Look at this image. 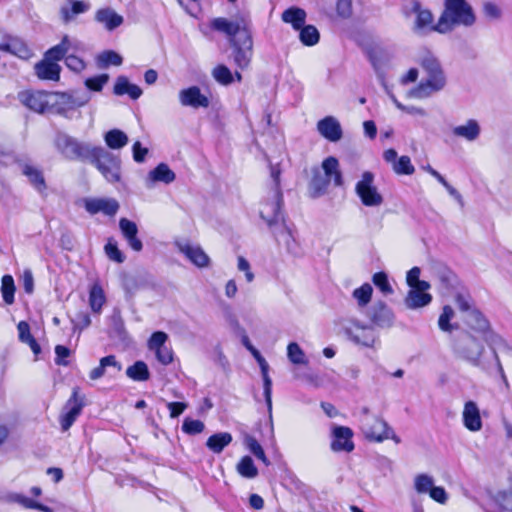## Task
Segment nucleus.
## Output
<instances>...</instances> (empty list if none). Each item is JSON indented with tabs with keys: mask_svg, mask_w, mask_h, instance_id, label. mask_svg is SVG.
Instances as JSON below:
<instances>
[{
	"mask_svg": "<svg viewBox=\"0 0 512 512\" xmlns=\"http://www.w3.org/2000/svg\"><path fill=\"white\" fill-rule=\"evenodd\" d=\"M452 349L456 357L468 362L474 367H478L483 371L492 374L495 369L500 375L506 388L509 387L507 377L503 366L500 362L498 354L492 349L491 357H483L485 347L483 340L479 336H475L470 332H461L453 341Z\"/></svg>",
	"mask_w": 512,
	"mask_h": 512,
	"instance_id": "obj_1",
	"label": "nucleus"
},
{
	"mask_svg": "<svg viewBox=\"0 0 512 512\" xmlns=\"http://www.w3.org/2000/svg\"><path fill=\"white\" fill-rule=\"evenodd\" d=\"M280 174L281 171L278 166H271V183L267 196L261 203L259 214L275 236L278 234H284L287 238H290L291 233L286 226L285 219L281 211L283 195L280 188Z\"/></svg>",
	"mask_w": 512,
	"mask_h": 512,
	"instance_id": "obj_2",
	"label": "nucleus"
},
{
	"mask_svg": "<svg viewBox=\"0 0 512 512\" xmlns=\"http://www.w3.org/2000/svg\"><path fill=\"white\" fill-rule=\"evenodd\" d=\"M475 21L473 9L466 0H445L444 10L437 24L431 29L444 34L457 26L470 27Z\"/></svg>",
	"mask_w": 512,
	"mask_h": 512,
	"instance_id": "obj_3",
	"label": "nucleus"
},
{
	"mask_svg": "<svg viewBox=\"0 0 512 512\" xmlns=\"http://www.w3.org/2000/svg\"><path fill=\"white\" fill-rule=\"evenodd\" d=\"M333 182L335 186L342 185V174L339 169V162L335 157L326 158L321 168L313 170V176L309 183V193L311 197L318 198L327 192L329 184Z\"/></svg>",
	"mask_w": 512,
	"mask_h": 512,
	"instance_id": "obj_4",
	"label": "nucleus"
},
{
	"mask_svg": "<svg viewBox=\"0 0 512 512\" xmlns=\"http://www.w3.org/2000/svg\"><path fill=\"white\" fill-rule=\"evenodd\" d=\"M86 161H89L109 183L121 181V159L102 146L92 148Z\"/></svg>",
	"mask_w": 512,
	"mask_h": 512,
	"instance_id": "obj_5",
	"label": "nucleus"
},
{
	"mask_svg": "<svg viewBox=\"0 0 512 512\" xmlns=\"http://www.w3.org/2000/svg\"><path fill=\"white\" fill-rule=\"evenodd\" d=\"M56 151L67 160L86 161L94 145L79 141L63 131H57L53 138Z\"/></svg>",
	"mask_w": 512,
	"mask_h": 512,
	"instance_id": "obj_6",
	"label": "nucleus"
},
{
	"mask_svg": "<svg viewBox=\"0 0 512 512\" xmlns=\"http://www.w3.org/2000/svg\"><path fill=\"white\" fill-rule=\"evenodd\" d=\"M346 338L353 344L366 348H374L379 342V336L371 324L356 318H349L342 323Z\"/></svg>",
	"mask_w": 512,
	"mask_h": 512,
	"instance_id": "obj_7",
	"label": "nucleus"
},
{
	"mask_svg": "<svg viewBox=\"0 0 512 512\" xmlns=\"http://www.w3.org/2000/svg\"><path fill=\"white\" fill-rule=\"evenodd\" d=\"M355 192L362 204L367 207H378L383 203V196L374 185V174L366 171L355 185Z\"/></svg>",
	"mask_w": 512,
	"mask_h": 512,
	"instance_id": "obj_8",
	"label": "nucleus"
},
{
	"mask_svg": "<svg viewBox=\"0 0 512 512\" xmlns=\"http://www.w3.org/2000/svg\"><path fill=\"white\" fill-rule=\"evenodd\" d=\"M51 108H55L60 115L67 116V113L76 108L86 105L90 96L86 93H52Z\"/></svg>",
	"mask_w": 512,
	"mask_h": 512,
	"instance_id": "obj_9",
	"label": "nucleus"
},
{
	"mask_svg": "<svg viewBox=\"0 0 512 512\" xmlns=\"http://www.w3.org/2000/svg\"><path fill=\"white\" fill-rule=\"evenodd\" d=\"M359 423L362 433L368 440L382 442L381 435L388 426L383 419L371 414L367 407H363L360 411Z\"/></svg>",
	"mask_w": 512,
	"mask_h": 512,
	"instance_id": "obj_10",
	"label": "nucleus"
},
{
	"mask_svg": "<svg viewBox=\"0 0 512 512\" xmlns=\"http://www.w3.org/2000/svg\"><path fill=\"white\" fill-rule=\"evenodd\" d=\"M446 85V78L443 73L427 75L416 87L411 89L408 95L416 99H424L432 94L441 91Z\"/></svg>",
	"mask_w": 512,
	"mask_h": 512,
	"instance_id": "obj_11",
	"label": "nucleus"
},
{
	"mask_svg": "<svg viewBox=\"0 0 512 512\" xmlns=\"http://www.w3.org/2000/svg\"><path fill=\"white\" fill-rule=\"evenodd\" d=\"M19 101L32 111L44 113L51 108L52 93L26 90L18 94Z\"/></svg>",
	"mask_w": 512,
	"mask_h": 512,
	"instance_id": "obj_12",
	"label": "nucleus"
},
{
	"mask_svg": "<svg viewBox=\"0 0 512 512\" xmlns=\"http://www.w3.org/2000/svg\"><path fill=\"white\" fill-rule=\"evenodd\" d=\"M367 317L374 328H391L395 321L392 309L383 301L375 302L368 310Z\"/></svg>",
	"mask_w": 512,
	"mask_h": 512,
	"instance_id": "obj_13",
	"label": "nucleus"
},
{
	"mask_svg": "<svg viewBox=\"0 0 512 512\" xmlns=\"http://www.w3.org/2000/svg\"><path fill=\"white\" fill-rule=\"evenodd\" d=\"M175 246L195 266L199 268L209 266L210 258L199 245H193L189 241L177 240Z\"/></svg>",
	"mask_w": 512,
	"mask_h": 512,
	"instance_id": "obj_14",
	"label": "nucleus"
},
{
	"mask_svg": "<svg viewBox=\"0 0 512 512\" xmlns=\"http://www.w3.org/2000/svg\"><path fill=\"white\" fill-rule=\"evenodd\" d=\"M233 47V61L239 69H246L251 62L253 51H252V39L250 34H246V37L240 44L235 39L231 40Z\"/></svg>",
	"mask_w": 512,
	"mask_h": 512,
	"instance_id": "obj_15",
	"label": "nucleus"
},
{
	"mask_svg": "<svg viewBox=\"0 0 512 512\" xmlns=\"http://www.w3.org/2000/svg\"><path fill=\"white\" fill-rule=\"evenodd\" d=\"M430 287V283H420L419 287H411L404 299L405 306L414 310L429 305L432 301L431 294L427 293Z\"/></svg>",
	"mask_w": 512,
	"mask_h": 512,
	"instance_id": "obj_16",
	"label": "nucleus"
},
{
	"mask_svg": "<svg viewBox=\"0 0 512 512\" xmlns=\"http://www.w3.org/2000/svg\"><path fill=\"white\" fill-rule=\"evenodd\" d=\"M213 27L221 32L226 33L231 37H235L240 34L243 36V39L246 37L248 32V22L243 18H237L235 20H228L225 18H216L213 21Z\"/></svg>",
	"mask_w": 512,
	"mask_h": 512,
	"instance_id": "obj_17",
	"label": "nucleus"
},
{
	"mask_svg": "<svg viewBox=\"0 0 512 512\" xmlns=\"http://www.w3.org/2000/svg\"><path fill=\"white\" fill-rule=\"evenodd\" d=\"M178 97L180 104L184 107L194 109L207 108L210 104L208 97L202 94L200 88L197 86L182 89Z\"/></svg>",
	"mask_w": 512,
	"mask_h": 512,
	"instance_id": "obj_18",
	"label": "nucleus"
},
{
	"mask_svg": "<svg viewBox=\"0 0 512 512\" xmlns=\"http://www.w3.org/2000/svg\"><path fill=\"white\" fill-rule=\"evenodd\" d=\"M90 8V3L84 0H65L59 9L60 19L62 23L69 24L78 15L88 12Z\"/></svg>",
	"mask_w": 512,
	"mask_h": 512,
	"instance_id": "obj_19",
	"label": "nucleus"
},
{
	"mask_svg": "<svg viewBox=\"0 0 512 512\" xmlns=\"http://www.w3.org/2000/svg\"><path fill=\"white\" fill-rule=\"evenodd\" d=\"M83 408V401L78 397L77 390H74L71 397L66 403V412L60 418V424L63 431L69 430Z\"/></svg>",
	"mask_w": 512,
	"mask_h": 512,
	"instance_id": "obj_20",
	"label": "nucleus"
},
{
	"mask_svg": "<svg viewBox=\"0 0 512 512\" xmlns=\"http://www.w3.org/2000/svg\"><path fill=\"white\" fill-rule=\"evenodd\" d=\"M353 431L349 427L336 426L333 429V440L331 443V449L334 452H351L354 449V443L352 441Z\"/></svg>",
	"mask_w": 512,
	"mask_h": 512,
	"instance_id": "obj_21",
	"label": "nucleus"
},
{
	"mask_svg": "<svg viewBox=\"0 0 512 512\" xmlns=\"http://www.w3.org/2000/svg\"><path fill=\"white\" fill-rule=\"evenodd\" d=\"M319 134L330 142H337L342 138L343 131L340 122L333 116H326L317 123Z\"/></svg>",
	"mask_w": 512,
	"mask_h": 512,
	"instance_id": "obj_22",
	"label": "nucleus"
},
{
	"mask_svg": "<svg viewBox=\"0 0 512 512\" xmlns=\"http://www.w3.org/2000/svg\"><path fill=\"white\" fill-rule=\"evenodd\" d=\"M452 134L456 138L463 139L467 142H475L481 135V126L478 120L470 118L464 123L454 126Z\"/></svg>",
	"mask_w": 512,
	"mask_h": 512,
	"instance_id": "obj_23",
	"label": "nucleus"
},
{
	"mask_svg": "<svg viewBox=\"0 0 512 512\" xmlns=\"http://www.w3.org/2000/svg\"><path fill=\"white\" fill-rule=\"evenodd\" d=\"M464 427L471 432H478L482 429V419L477 404L470 400L465 402L462 412Z\"/></svg>",
	"mask_w": 512,
	"mask_h": 512,
	"instance_id": "obj_24",
	"label": "nucleus"
},
{
	"mask_svg": "<svg viewBox=\"0 0 512 512\" xmlns=\"http://www.w3.org/2000/svg\"><path fill=\"white\" fill-rule=\"evenodd\" d=\"M94 20L107 31H113L124 23L123 16L110 7L98 9L95 12Z\"/></svg>",
	"mask_w": 512,
	"mask_h": 512,
	"instance_id": "obj_25",
	"label": "nucleus"
},
{
	"mask_svg": "<svg viewBox=\"0 0 512 512\" xmlns=\"http://www.w3.org/2000/svg\"><path fill=\"white\" fill-rule=\"evenodd\" d=\"M85 209L90 214L102 212L105 215L113 216L119 209V203L111 198L88 199L85 201Z\"/></svg>",
	"mask_w": 512,
	"mask_h": 512,
	"instance_id": "obj_26",
	"label": "nucleus"
},
{
	"mask_svg": "<svg viewBox=\"0 0 512 512\" xmlns=\"http://www.w3.org/2000/svg\"><path fill=\"white\" fill-rule=\"evenodd\" d=\"M176 179L175 173L165 163H160L153 170H151L146 179L145 185L147 188L152 189L158 182L170 184Z\"/></svg>",
	"mask_w": 512,
	"mask_h": 512,
	"instance_id": "obj_27",
	"label": "nucleus"
},
{
	"mask_svg": "<svg viewBox=\"0 0 512 512\" xmlns=\"http://www.w3.org/2000/svg\"><path fill=\"white\" fill-rule=\"evenodd\" d=\"M257 363L260 366L261 374L263 378V389H264V397L267 404V409L269 414L272 413V380L268 374L269 365L267 361L264 359V357L260 354L258 350H254L253 353H251Z\"/></svg>",
	"mask_w": 512,
	"mask_h": 512,
	"instance_id": "obj_28",
	"label": "nucleus"
},
{
	"mask_svg": "<svg viewBox=\"0 0 512 512\" xmlns=\"http://www.w3.org/2000/svg\"><path fill=\"white\" fill-rule=\"evenodd\" d=\"M77 48V41L72 40L68 35L63 36L61 42L46 51L44 58L49 61H58L65 58L66 54Z\"/></svg>",
	"mask_w": 512,
	"mask_h": 512,
	"instance_id": "obj_29",
	"label": "nucleus"
},
{
	"mask_svg": "<svg viewBox=\"0 0 512 512\" xmlns=\"http://www.w3.org/2000/svg\"><path fill=\"white\" fill-rule=\"evenodd\" d=\"M119 228L129 246L136 252L141 251L143 244L142 241L137 238L138 227L136 223L127 218H121L119 220Z\"/></svg>",
	"mask_w": 512,
	"mask_h": 512,
	"instance_id": "obj_30",
	"label": "nucleus"
},
{
	"mask_svg": "<svg viewBox=\"0 0 512 512\" xmlns=\"http://www.w3.org/2000/svg\"><path fill=\"white\" fill-rule=\"evenodd\" d=\"M35 74L41 80L58 81L60 79L61 67L54 61L43 58L34 66Z\"/></svg>",
	"mask_w": 512,
	"mask_h": 512,
	"instance_id": "obj_31",
	"label": "nucleus"
},
{
	"mask_svg": "<svg viewBox=\"0 0 512 512\" xmlns=\"http://www.w3.org/2000/svg\"><path fill=\"white\" fill-rule=\"evenodd\" d=\"M113 92L118 96L127 94L133 100L140 98L143 93L142 89L138 85L130 83L128 78L125 76L117 77Z\"/></svg>",
	"mask_w": 512,
	"mask_h": 512,
	"instance_id": "obj_32",
	"label": "nucleus"
},
{
	"mask_svg": "<svg viewBox=\"0 0 512 512\" xmlns=\"http://www.w3.org/2000/svg\"><path fill=\"white\" fill-rule=\"evenodd\" d=\"M281 19L285 23H289L295 30H300L306 21V12L304 9L299 7H290L286 9Z\"/></svg>",
	"mask_w": 512,
	"mask_h": 512,
	"instance_id": "obj_33",
	"label": "nucleus"
},
{
	"mask_svg": "<svg viewBox=\"0 0 512 512\" xmlns=\"http://www.w3.org/2000/svg\"><path fill=\"white\" fill-rule=\"evenodd\" d=\"M0 50L4 52H9L11 54L17 55L21 58H26L29 56L30 51L27 45L19 39L9 38L0 43Z\"/></svg>",
	"mask_w": 512,
	"mask_h": 512,
	"instance_id": "obj_34",
	"label": "nucleus"
},
{
	"mask_svg": "<svg viewBox=\"0 0 512 512\" xmlns=\"http://www.w3.org/2000/svg\"><path fill=\"white\" fill-rule=\"evenodd\" d=\"M232 439V435L228 432L216 433L207 439L206 446L213 453L219 454L232 442Z\"/></svg>",
	"mask_w": 512,
	"mask_h": 512,
	"instance_id": "obj_35",
	"label": "nucleus"
},
{
	"mask_svg": "<svg viewBox=\"0 0 512 512\" xmlns=\"http://www.w3.org/2000/svg\"><path fill=\"white\" fill-rule=\"evenodd\" d=\"M104 141L113 150H118L128 144V136L119 129H112L105 133Z\"/></svg>",
	"mask_w": 512,
	"mask_h": 512,
	"instance_id": "obj_36",
	"label": "nucleus"
},
{
	"mask_svg": "<svg viewBox=\"0 0 512 512\" xmlns=\"http://www.w3.org/2000/svg\"><path fill=\"white\" fill-rule=\"evenodd\" d=\"M106 302L104 291L100 284L94 283L89 291V306L94 313L99 314Z\"/></svg>",
	"mask_w": 512,
	"mask_h": 512,
	"instance_id": "obj_37",
	"label": "nucleus"
},
{
	"mask_svg": "<svg viewBox=\"0 0 512 512\" xmlns=\"http://www.w3.org/2000/svg\"><path fill=\"white\" fill-rule=\"evenodd\" d=\"M22 173L38 191L41 192L46 189L44 176L38 168L30 164H24L22 166Z\"/></svg>",
	"mask_w": 512,
	"mask_h": 512,
	"instance_id": "obj_38",
	"label": "nucleus"
},
{
	"mask_svg": "<svg viewBox=\"0 0 512 512\" xmlns=\"http://www.w3.org/2000/svg\"><path fill=\"white\" fill-rule=\"evenodd\" d=\"M19 339L21 342L30 346L33 353L37 356L41 352V347L30 333V326L27 322L21 321L17 326Z\"/></svg>",
	"mask_w": 512,
	"mask_h": 512,
	"instance_id": "obj_39",
	"label": "nucleus"
},
{
	"mask_svg": "<svg viewBox=\"0 0 512 512\" xmlns=\"http://www.w3.org/2000/svg\"><path fill=\"white\" fill-rule=\"evenodd\" d=\"M126 375L134 381H147L150 377L148 366L143 361H136L126 370Z\"/></svg>",
	"mask_w": 512,
	"mask_h": 512,
	"instance_id": "obj_40",
	"label": "nucleus"
},
{
	"mask_svg": "<svg viewBox=\"0 0 512 512\" xmlns=\"http://www.w3.org/2000/svg\"><path fill=\"white\" fill-rule=\"evenodd\" d=\"M466 322L477 333H484L489 326L488 321L478 310L469 311Z\"/></svg>",
	"mask_w": 512,
	"mask_h": 512,
	"instance_id": "obj_41",
	"label": "nucleus"
},
{
	"mask_svg": "<svg viewBox=\"0 0 512 512\" xmlns=\"http://www.w3.org/2000/svg\"><path fill=\"white\" fill-rule=\"evenodd\" d=\"M236 470L244 478L253 479L258 475V469L250 456H244L236 465Z\"/></svg>",
	"mask_w": 512,
	"mask_h": 512,
	"instance_id": "obj_42",
	"label": "nucleus"
},
{
	"mask_svg": "<svg viewBox=\"0 0 512 512\" xmlns=\"http://www.w3.org/2000/svg\"><path fill=\"white\" fill-rule=\"evenodd\" d=\"M211 75L217 83L223 86H228L232 84L234 81L233 73L224 64H219L215 66L211 72Z\"/></svg>",
	"mask_w": 512,
	"mask_h": 512,
	"instance_id": "obj_43",
	"label": "nucleus"
},
{
	"mask_svg": "<svg viewBox=\"0 0 512 512\" xmlns=\"http://www.w3.org/2000/svg\"><path fill=\"white\" fill-rule=\"evenodd\" d=\"M15 290L16 287L13 277L11 275H4L1 279V293L7 305L14 303Z\"/></svg>",
	"mask_w": 512,
	"mask_h": 512,
	"instance_id": "obj_44",
	"label": "nucleus"
},
{
	"mask_svg": "<svg viewBox=\"0 0 512 512\" xmlns=\"http://www.w3.org/2000/svg\"><path fill=\"white\" fill-rule=\"evenodd\" d=\"M372 293V286L369 283H365L359 288H356L352 296L356 300L358 307L363 308L371 301Z\"/></svg>",
	"mask_w": 512,
	"mask_h": 512,
	"instance_id": "obj_45",
	"label": "nucleus"
},
{
	"mask_svg": "<svg viewBox=\"0 0 512 512\" xmlns=\"http://www.w3.org/2000/svg\"><path fill=\"white\" fill-rule=\"evenodd\" d=\"M287 357L289 361L296 365H305L308 363L307 357L302 350V348L299 346L296 342H291L287 346Z\"/></svg>",
	"mask_w": 512,
	"mask_h": 512,
	"instance_id": "obj_46",
	"label": "nucleus"
},
{
	"mask_svg": "<svg viewBox=\"0 0 512 512\" xmlns=\"http://www.w3.org/2000/svg\"><path fill=\"white\" fill-rule=\"evenodd\" d=\"M300 40L306 46H313L319 42V32L313 25H303L300 29Z\"/></svg>",
	"mask_w": 512,
	"mask_h": 512,
	"instance_id": "obj_47",
	"label": "nucleus"
},
{
	"mask_svg": "<svg viewBox=\"0 0 512 512\" xmlns=\"http://www.w3.org/2000/svg\"><path fill=\"white\" fill-rule=\"evenodd\" d=\"M122 57L115 51L106 50L100 53L97 57L99 67L105 68L109 65L120 66L122 64Z\"/></svg>",
	"mask_w": 512,
	"mask_h": 512,
	"instance_id": "obj_48",
	"label": "nucleus"
},
{
	"mask_svg": "<svg viewBox=\"0 0 512 512\" xmlns=\"http://www.w3.org/2000/svg\"><path fill=\"white\" fill-rule=\"evenodd\" d=\"M434 487V479L428 474H418L414 478V488L418 494L430 493Z\"/></svg>",
	"mask_w": 512,
	"mask_h": 512,
	"instance_id": "obj_49",
	"label": "nucleus"
},
{
	"mask_svg": "<svg viewBox=\"0 0 512 512\" xmlns=\"http://www.w3.org/2000/svg\"><path fill=\"white\" fill-rule=\"evenodd\" d=\"M415 10L417 15L414 29L416 31H421L428 27H431V24L433 22L432 13L429 10H421L419 6H417Z\"/></svg>",
	"mask_w": 512,
	"mask_h": 512,
	"instance_id": "obj_50",
	"label": "nucleus"
},
{
	"mask_svg": "<svg viewBox=\"0 0 512 512\" xmlns=\"http://www.w3.org/2000/svg\"><path fill=\"white\" fill-rule=\"evenodd\" d=\"M245 444L250 452L259 460H261L265 465H269V460L267 459L265 452L260 445V443L252 436H247L245 438Z\"/></svg>",
	"mask_w": 512,
	"mask_h": 512,
	"instance_id": "obj_51",
	"label": "nucleus"
},
{
	"mask_svg": "<svg viewBox=\"0 0 512 512\" xmlns=\"http://www.w3.org/2000/svg\"><path fill=\"white\" fill-rule=\"evenodd\" d=\"M393 171L399 175H412L415 171L411 163L410 157L401 156L393 165Z\"/></svg>",
	"mask_w": 512,
	"mask_h": 512,
	"instance_id": "obj_52",
	"label": "nucleus"
},
{
	"mask_svg": "<svg viewBox=\"0 0 512 512\" xmlns=\"http://www.w3.org/2000/svg\"><path fill=\"white\" fill-rule=\"evenodd\" d=\"M421 66L427 75L443 73L439 61L430 54L425 55L421 59Z\"/></svg>",
	"mask_w": 512,
	"mask_h": 512,
	"instance_id": "obj_53",
	"label": "nucleus"
},
{
	"mask_svg": "<svg viewBox=\"0 0 512 512\" xmlns=\"http://www.w3.org/2000/svg\"><path fill=\"white\" fill-rule=\"evenodd\" d=\"M454 316V310L452 307L446 305L442 309V313L438 319V326L444 332H451L453 329V325L450 323L451 319Z\"/></svg>",
	"mask_w": 512,
	"mask_h": 512,
	"instance_id": "obj_54",
	"label": "nucleus"
},
{
	"mask_svg": "<svg viewBox=\"0 0 512 512\" xmlns=\"http://www.w3.org/2000/svg\"><path fill=\"white\" fill-rule=\"evenodd\" d=\"M109 76L108 74H101L95 77L87 78L85 80V86L90 91L100 92L104 85L108 82Z\"/></svg>",
	"mask_w": 512,
	"mask_h": 512,
	"instance_id": "obj_55",
	"label": "nucleus"
},
{
	"mask_svg": "<svg viewBox=\"0 0 512 512\" xmlns=\"http://www.w3.org/2000/svg\"><path fill=\"white\" fill-rule=\"evenodd\" d=\"M205 428V425L200 420H193L186 418L182 424V430L186 434L195 435L201 433Z\"/></svg>",
	"mask_w": 512,
	"mask_h": 512,
	"instance_id": "obj_56",
	"label": "nucleus"
},
{
	"mask_svg": "<svg viewBox=\"0 0 512 512\" xmlns=\"http://www.w3.org/2000/svg\"><path fill=\"white\" fill-rule=\"evenodd\" d=\"M372 281L375 286H377L381 292L384 294H391L393 289L388 282V277L384 272H377L373 275Z\"/></svg>",
	"mask_w": 512,
	"mask_h": 512,
	"instance_id": "obj_57",
	"label": "nucleus"
},
{
	"mask_svg": "<svg viewBox=\"0 0 512 512\" xmlns=\"http://www.w3.org/2000/svg\"><path fill=\"white\" fill-rule=\"evenodd\" d=\"M105 253L114 262L122 263L125 260L123 253L118 249L117 244L111 240L105 245Z\"/></svg>",
	"mask_w": 512,
	"mask_h": 512,
	"instance_id": "obj_58",
	"label": "nucleus"
},
{
	"mask_svg": "<svg viewBox=\"0 0 512 512\" xmlns=\"http://www.w3.org/2000/svg\"><path fill=\"white\" fill-rule=\"evenodd\" d=\"M168 339V335L165 332L157 331L154 332L148 340V348L155 351L163 346Z\"/></svg>",
	"mask_w": 512,
	"mask_h": 512,
	"instance_id": "obj_59",
	"label": "nucleus"
},
{
	"mask_svg": "<svg viewBox=\"0 0 512 512\" xmlns=\"http://www.w3.org/2000/svg\"><path fill=\"white\" fill-rule=\"evenodd\" d=\"M65 65L68 69L77 73L86 68L85 62L74 54H69L65 57Z\"/></svg>",
	"mask_w": 512,
	"mask_h": 512,
	"instance_id": "obj_60",
	"label": "nucleus"
},
{
	"mask_svg": "<svg viewBox=\"0 0 512 512\" xmlns=\"http://www.w3.org/2000/svg\"><path fill=\"white\" fill-rule=\"evenodd\" d=\"M495 500L502 509L512 512V490L500 491Z\"/></svg>",
	"mask_w": 512,
	"mask_h": 512,
	"instance_id": "obj_61",
	"label": "nucleus"
},
{
	"mask_svg": "<svg viewBox=\"0 0 512 512\" xmlns=\"http://www.w3.org/2000/svg\"><path fill=\"white\" fill-rule=\"evenodd\" d=\"M237 269L240 272H244L245 279L248 283H251L254 281L255 275L251 270L250 263L243 256H238V258H237Z\"/></svg>",
	"mask_w": 512,
	"mask_h": 512,
	"instance_id": "obj_62",
	"label": "nucleus"
},
{
	"mask_svg": "<svg viewBox=\"0 0 512 512\" xmlns=\"http://www.w3.org/2000/svg\"><path fill=\"white\" fill-rule=\"evenodd\" d=\"M337 14L344 19L352 15V1L351 0H337L336 4Z\"/></svg>",
	"mask_w": 512,
	"mask_h": 512,
	"instance_id": "obj_63",
	"label": "nucleus"
},
{
	"mask_svg": "<svg viewBox=\"0 0 512 512\" xmlns=\"http://www.w3.org/2000/svg\"><path fill=\"white\" fill-rule=\"evenodd\" d=\"M155 353L157 360L163 365H168L173 361V351L167 346L156 349Z\"/></svg>",
	"mask_w": 512,
	"mask_h": 512,
	"instance_id": "obj_64",
	"label": "nucleus"
}]
</instances>
